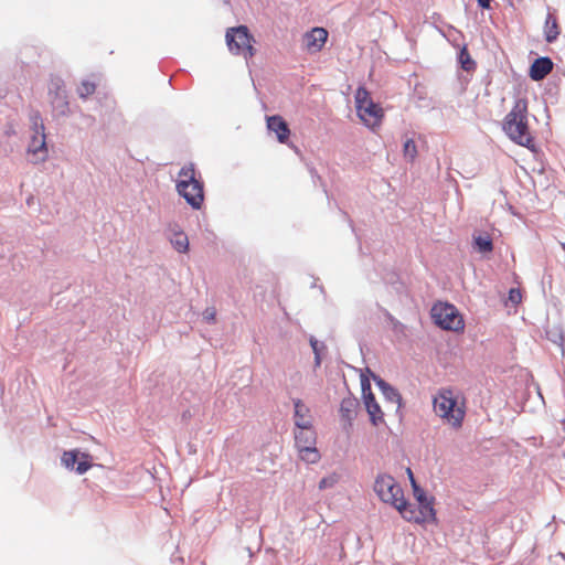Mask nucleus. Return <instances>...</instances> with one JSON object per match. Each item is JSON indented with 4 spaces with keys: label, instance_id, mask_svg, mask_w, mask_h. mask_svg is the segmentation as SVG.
<instances>
[{
    "label": "nucleus",
    "instance_id": "obj_1",
    "mask_svg": "<svg viewBox=\"0 0 565 565\" xmlns=\"http://www.w3.org/2000/svg\"><path fill=\"white\" fill-rule=\"evenodd\" d=\"M527 115L526 99H516L512 109L504 117L502 128L512 141L532 149L534 147V138L530 131Z\"/></svg>",
    "mask_w": 565,
    "mask_h": 565
},
{
    "label": "nucleus",
    "instance_id": "obj_2",
    "mask_svg": "<svg viewBox=\"0 0 565 565\" xmlns=\"http://www.w3.org/2000/svg\"><path fill=\"white\" fill-rule=\"evenodd\" d=\"M433 408L444 424L454 429L462 427L466 417L465 401H459L458 395L449 388H440L433 398Z\"/></svg>",
    "mask_w": 565,
    "mask_h": 565
},
{
    "label": "nucleus",
    "instance_id": "obj_3",
    "mask_svg": "<svg viewBox=\"0 0 565 565\" xmlns=\"http://www.w3.org/2000/svg\"><path fill=\"white\" fill-rule=\"evenodd\" d=\"M177 191L194 210L201 209L204 202V185L193 163L183 166L179 171Z\"/></svg>",
    "mask_w": 565,
    "mask_h": 565
},
{
    "label": "nucleus",
    "instance_id": "obj_4",
    "mask_svg": "<svg viewBox=\"0 0 565 565\" xmlns=\"http://www.w3.org/2000/svg\"><path fill=\"white\" fill-rule=\"evenodd\" d=\"M225 42L231 54L242 56L246 61L256 54V40L246 25L228 28L225 32Z\"/></svg>",
    "mask_w": 565,
    "mask_h": 565
},
{
    "label": "nucleus",
    "instance_id": "obj_5",
    "mask_svg": "<svg viewBox=\"0 0 565 565\" xmlns=\"http://www.w3.org/2000/svg\"><path fill=\"white\" fill-rule=\"evenodd\" d=\"M355 106L359 118L366 127L374 130L381 126L384 118L383 108L372 100L364 87H359L355 92Z\"/></svg>",
    "mask_w": 565,
    "mask_h": 565
},
{
    "label": "nucleus",
    "instance_id": "obj_6",
    "mask_svg": "<svg viewBox=\"0 0 565 565\" xmlns=\"http://www.w3.org/2000/svg\"><path fill=\"white\" fill-rule=\"evenodd\" d=\"M374 491L381 501L391 504L401 513L406 500L403 489L392 476L386 473L379 475L374 482Z\"/></svg>",
    "mask_w": 565,
    "mask_h": 565
},
{
    "label": "nucleus",
    "instance_id": "obj_7",
    "mask_svg": "<svg viewBox=\"0 0 565 565\" xmlns=\"http://www.w3.org/2000/svg\"><path fill=\"white\" fill-rule=\"evenodd\" d=\"M434 322L444 330L462 331L465 322L458 309L448 302H437L431 308Z\"/></svg>",
    "mask_w": 565,
    "mask_h": 565
},
{
    "label": "nucleus",
    "instance_id": "obj_8",
    "mask_svg": "<svg viewBox=\"0 0 565 565\" xmlns=\"http://www.w3.org/2000/svg\"><path fill=\"white\" fill-rule=\"evenodd\" d=\"M295 441L300 458L309 463H315L320 459V454L316 447L317 435L311 427L296 428Z\"/></svg>",
    "mask_w": 565,
    "mask_h": 565
},
{
    "label": "nucleus",
    "instance_id": "obj_9",
    "mask_svg": "<svg viewBox=\"0 0 565 565\" xmlns=\"http://www.w3.org/2000/svg\"><path fill=\"white\" fill-rule=\"evenodd\" d=\"M32 126L34 135L30 141L28 152L33 157L34 163L43 162L46 160L49 151L45 141V128L39 113L32 116Z\"/></svg>",
    "mask_w": 565,
    "mask_h": 565
},
{
    "label": "nucleus",
    "instance_id": "obj_10",
    "mask_svg": "<svg viewBox=\"0 0 565 565\" xmlns=\"http://www.w3.org/2000/svg\"><path fill=\"white\" fill-rule=\"evenodd\" d=\"M403 519L409 522L426 523L436 521V511L434 509V499L419 503L418 510L406 501L401 510Z\"/></svg>",
    "mask_w": 565,
    "mask_h": 565
},
{
    "label": "nucleus",
    "instance_id": "obj_11",
    "mask_svg": "<svg viewBox=\"0 0 565 565\" xmlns=\"http://www.w3.org/2000/svg\"><path fill=\"white\" fill-rule=\"evenodd\" d=\"M49 93L53 110L58 115H65L68 110V102L62 79L54 78L50 83Z\"/></svg>",
    "mask_w": 565,
    "mask_h": 565
},
{
    "label": "nucleus",
    "instance_id": "obj_12",
    "mask_svg": "<svg viewBox=\"0 0 565 565\" xmlns=\"http://www.w3.org/2000/svg\"><path fill=\"white\" fill-rule=\"evenodd\" d=\"M328 35L329 33L324 28H312L303 34V49L311 54L320 52L328 40Z\"/></svg>",
    "mask_w": 565,
    "mask_h": 565
},
{
    "label": "nucleus",
    "instance_id": "obj_13",
    "mask_svg": "<svg viewBox=\"0 0 565 565\" xmlns=\"http://www.w3.org/2000/svg\"><path fill=\"white\" fill-rule=\"evenodd\" d=\"M362 393H363V399L366 407V411L370 415V419L374 426H377L380 423H382L383 419V412L375 401L374 394L372 393L371 385L367 381L362 382Z\"/></svg>",
    "mask_w": 565,
    "mask_h": 565
},
{
    "label": "nucleus",
    "instance_id": "obj_14",
    "mask_svg": "<svg viewBox=\"0 0 565 565\" xmlns=\"http://www.w3.org/2000/svg\"><path fill=\"white\" fill-rule=\"evenodd\" d=\"M267 129L274 132L280 143H288L290 129L286 120L280 115H273L266 118Z\"/></svg>",
    "mask_w": 565,
    "mask_h": 565
},
{
    "label": "nucleus",
    "instance_id": "obj_15",
    "mask_svg": "<svg viewBox=\"0 0 565 565\" xmlns=\"http://www.w3.org/2000/svg\"><path fill=\"white\" fill-rule=\"evenodd\" d=\"M78 456H79V452L77 450L64 451V454L62 456V463L67 469H73L74 465L76 463V461L78 459ZM81 458H82V460L77 463V467L75 468V470L77 473L83 475L92 467L90 462L88 461L90 456L88 454H81Z\"/></svg>",
    "mask_w": 565,
    "mask_h": 565
},
{
    "label": "nucleus",
    "instance_id": "obj_16",
    "mask_svg": "<svg viewBox=\"0 0 565 565\" xmlns=\"http://www.w3.org/2000/svg\"><path fill=\"white\" fill-rule=\"evenodd\" d=\"M294 408L296 428L311 427L313 418L310 408L301 399L294 401Z\"/></svg>",
    "mask_w": 565,
    "mask_h": 565
},
{
    "label": "nucleus",
    "instance_id": "obj_17",
    "mask_svg": "<svg viewBox=\"0 0 565 565\" xmlns=\"http://www.w3.org/2000/svg\"><path fill=\"white\" fill-rule=\"evenodd\" d=\"M553 70V62L550 57L536 58L530 67V77L533 81H541Z\"/></svg>",
    "mask_w": 565,
    "mask_h": 565
},
{
    "label": "nucleus",
    "instance_id": "obj_18",
    "mask_svg": "<svg viewBox=\"0 0 565 565\" xmlns=\"http://www.w3.org/2000/svg\"><path fill=\"white\" fill-rule=\"evenodd\" d=\"M473 247L481 254H490L493 250V242L490 234L486 232L475 234Z\"/></svg>",
    "mask_w": 565,
    "mask_h": 565
},
{
    "label": "nucleus",
    "instance_id": "obj_19",
    "mask_svg": "<svg viewBox=\"0 0 565 565\" xmlns=\"http://www.w3.org/2000/svg\"><path fill=\"white\" fill-rule=\"evenodd\" d=\"M544 35L546 42L548 43L554 42L559 35V25L557 22V18L552 13H548L546 17L544 24Z\"/></svg>",
    "mask_w": 565,
    "mask_h": 565
},
{
    "label": "nucleus",
    "instance_id": "obj_20",
    "mask_svg": "<svg viewBox=\"0 0 565 565\" xmlns=\"http://www.w3.org/2000/svg\"><path fill=\"white\" fill-rule=\"evenodd\" d=\"M377 385L380 386L383 395L387 401H390L393 404H396L397 407L401 406L402 397L399 393L390 386L387 383H385L383 380L377 381Z\"/></svg>",
    "mask_w": 565,
    "mask_h": 565
},
{
    "label": "nucleus",
    "instance_id": "obj_21",
    "mask_svg": "<svg viewBox=\"0 0 565 565\" xmlns=\"http://www.w3.org/2000/svg\"><path fill=\"white\" fill-rule=\"evenodd\" d=\"M170 242L179 253H186L189 250V238L182 231H174Z\"/></svg>",
    "mask_w": 565,
    "mask_h": 565
},
{
    "label": "nucleus",
    "instance_id": "obj_22",
    "mask_svg": "<svg viewBox=\"0 0 565 565\" xmlns=\"http://www.w3.org/2000/svg\"><path fill=\"white\" fill-rule=\"evenodd\" d=\"M459 62H460V65L461 67L465 70V71H472L476 68V63L475 61L471 58L467 47H462L460 53H459Z\"/></svg>",
    "mask_w": 565,
    "mask_h": 565
},
{
    "label": "nucleus",
    "instance_id": "obj_23",
    "mask_svg": "<svg viewBox=\"0 0 565 565\" xmlns=\"http://www.w3.org/2000/svg\"><path fill=\"white\" fill-rule=\"evenodd\" d=\"M96 90V84L92 81L85 79L77 87V94L82 98L92 96Z\"/></svg>",
    "mask_w": 565,
    "mask_h": 565
},
{
    "label": "nucleus",
    "instance_id": "obj_24",
    "mask_svg": "<svg viewBox=\"0 0 565 565\" xmlns=\"http://www.w3.org/2000/svg\"><path fill=\"white\" fill-rule=\"evenodd\" d=\"M404 157L413 161L417 156V147L413 139H407L403 147Z\"/></svg>",
    "mask_w": 565,
    "mask_h": 565
},
{
    "label": "nucleus",
    "instance_id": "obj_25",
    "mask_svg": "<svg viewBox=\"0 0 565 565\" xmlns=\"http://www.w3.org/2000/svg\"><path fill=\"white\" fill-rule=\"evenodd\" d=\"M310 345L312 348V351L315 353V360H316V364L319 365L320 362H321V351H323L326 349V345L323 343H320L317 339H315L313 337L310 338Z\"/></svg>",
    "mask_w": 565,
    "mask_h": 565
},
{
    "label": "nucleus",
    "instance_id": "obj_26",
    "mask_svg": "<svg viewBox=\"0 0 565 565\" xmlns=\"http://www.w3.org/2000/svg\"><path fill=\"white\" fill-rule=\"evenodd\" d=\"M339 481V476L337 473H331L327 477H323L319 482V489L324 490L328 488L334 487Z\"/></svg>",
    "mask_w": 565,
    "mask_h": 565
},
{
    "label": "nucleus",
    "instance_id": "obj_27",
    "mask_svg": "<svg viewBox=\"0 0 565 565\" xmlns=\"http://www.w3.org/2000/svg\"><path fill=\"white\" fill-rule=\"evenodd\" d=\"M413 491H414V497L416 498V500L418 501V503H423L425 501H428V500H431L433 498H427L425 491L416 483L415 480H413Z\"/></svg>",
    "mask_w": 565,
    "mask_h": 565
},
{
    "label": "nucleus",
    "instance_id": "obj_28",
    "mask_svg": "<svg viewBox=\"0 0 565 565\" xmlns=\"http://www.w3.org/2000/svg\"><path fill=\"white\" fill-rule=\"evenodd\" d=\"M509 300L513 305H519L522 301V292L519 288H511L509 291Z\"/></svg>",
    "mask_w": 565,
    "mask_h": 565
},
{
    "label": "nucleus",
    "instance_id": "obj_29",
    "mask_svg": "<svg viewBox=\"0 0 565 565\" xmlns=\"http://www.w3.org/2000/svg\"><path fill=\"white\" fill-rule=\"evenodd\" d=\"M216 311L214 308H206L203 312V318L209 321L213 322L215 320Z\"/></svg>",
    "mask_w": 565,
    "mask_h": 565
},
{
    "label": "nucleus",
    "instance_id": "obj_30",
    "mask_svg": "<svg viewBox=\"0 0 565 565\" xmlns=\"http://www.w3.org/2000/svg\"><path fill=\"white\" fill-rule=\"evenodd\" d=\"M477 1L481 8H483V9L490 8L491 0H477Z\"/></svg>",
    "mask_w": 565,
    "mask_h": 565
},
{
    "label": "nucleus",
    "instance_id": "obj_31",
    "mask_svg": "<svg viewBox=\"0 0 565 565\" xmlns=\"http://www.w3.org/2000/svg\"><path fill=\"white\" fill-rule=\"evenodd\" d=\"M407 476L409 477L411 482L413 483V480H415V479H414L413 472L409 468L407 469Z\"/></svg>",
    "mask_w": 565,
    "mask_h": 565
}]
</instances>
